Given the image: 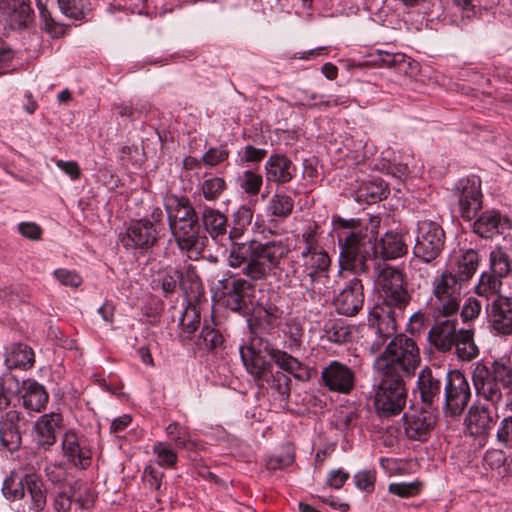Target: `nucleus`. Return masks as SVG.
Returning <instances> with one entry per match:
<instances>
[{
    "label": "nucleus",
    "mask_w": 512,
    "mask_h": 512,
    "mask_svg": "<svg viewBox=\"0 0 512 512\" xmlns=\"http://www.w3.org/2000/svg\"><path fill=\"white\" fill-rule=\"evenodd\" d=\"M408 251V247L403 237L396 232L385 233L377 243V254L382 259L392 260L404 256Z\"/></svg>",
    "instance_id": "obj_35"
},
{
    "label": "nucleus",
    "mask_w": 512,
    "mask_h": 512,
    "mask_svg": "<svg viewBox=\"0 0 512 512\" xmlns=\"http://www.w3.org/2000/svg\"><path fill=\"white\" fill-rule=\"evenodd\" d=\"M268 151L253 145H246L237 151L236 164L240 167L259 165L267 156Z\"/></svg>",
    "instance_id": "obj_45"
},
{
    "label": "nucleus",
    "mask_w": 512,
    "mask_h": 512,
    "mask_svg": "<svg viewBox=\"0 0 512 512\" xmlns=\"http://www.w3.org/2000/svg\"><path fill=\"white\" fill-rule=\"evenodd\" d=\"M380 380L376 385L374 407L376 414L384 419L400 414L406 406L408 390L404 378L378 373Z\"/></svg>",
    "instance_id": "obj_8"
},
{
    "label": "nucleus",
    "mask_w": 512,
    "mask_h": 512,
    "mask_svg": "<svg viewBox=\"0 0 512 512\" xmlns=\"http://www.w3.org/2000/svg\"><path fill=\"white\" fill-rule=\"evenodd\" d=\"M34 362V351L27 344L16 342L6 346L4 363L7 369L27 370L33 367Z\"/></svg>",
    "instance_id": "obj_30"
},
{
    "label": "nucleus",
    "mask_w": 512,
    "mask_h": 512,
    "mask_svg": "<svg viewBox=\"0 0 512 512\" xmlns=\"http://www.w3.org/2000/svg\"><path fill=\"white\" fill-rule=\"evenodd\" d=\"M349 477V473L342 468L331 470L327 474L326 483L331 488L340 489Z\"/></svg>",
    "instance_id": "obj_60"
},
{
    "label": "nucleus",
    "mask_w": 512,
    "mask_h": 512,
    "mask_svg": "<svg viewBox=\"0 0 512 512\" xmlns=\"http://www.w3.org/2000/svg\"><path fill=\"white\" fill-rule=\"evenodd\" d=\"M443 320H436L428 333L429 343L439 352H451L458 336L457 316H442Z\"/></svg>",
    "instance_id": "obj_21"
},
{
    "label": "nucleus",
    "mask_w": 512,
    "mask_h": 512,
    "mask_svg": "<svg viewBox=\"0 0 512 512\" xmlns=\"http://www.w3.org/2000/svg\"><path fill=\"white\" fill-rule=\"evenodd\" d=\"M385 350L376 358L378 373L387 372L400 378H411L420 364L416 342L405 334H394Z\"/></svg>",
    "instance_id": "obj_7"
},
{
    "label": "nucleus",
    "mask_w": 512,
    "mask_h": 512,
    "mask_svg": "<svg viewBox=\"0 0 512 512\" xmlns=\"http://www.w3.org/2000/svg\"><path fill=\"white\" fill-rule=\"evenodd\" d=\"M218 289L226 308L242 316L250 313L255 291L251 281L232 274L218 280Z\"/></svg>",
    "instance_id": "obj_12"
},
{
    "label": "nucleus",
    "mask_w": 512,
    "mask_h": 512,
    "mask_svg": "<svg viewBox=\"0 0 512 512\" xmlns=\"http://www.w3.org/2000/svg\"><path fill=\"white\" fill-rule=\"evenodd\" d=\"M28 473H18L13 470L5 476L1 492L4 498L10 502L22 500L25 497V481Z\"/></svg>",
    "instance_id": "obj_38"
},
{
    "label": "nucleus",
    "mask_w": 512,
    "mask_h": 512,
    "mask_svg": "<svg viewBox=\"0 0 512 512\" xmlns=\"http://www.w3.org/2000/svg\"><path fill=\"white\" fill-rule=\"evenodd\" d=\"M157 240L158 232L154 223L147 219H140L130 223L122 243L127 249H137L143 253L151 249Z\"/></svg>",
    "instance_id": "obj_18"
},
{
    "label": "nucleus",
    "mask_w": 512,
    "mask_h": 512,
    "mask_svg": "<svg viewBox=\"0 0 512 512\" xmlns=\"http://www.w3.org/2000/svg\"><path fill=\"white\" fill-rule=\"evenodd\" d=\"M472 380L479 397L493 406L503 401V390L512 391V359L501 357L491 362H478Z\"/></svg>",
    "instance_id": "obj_6"
},
{
    "label": "nucleus",
    "mask_w": 512,
    "mask_h": 512,
    "mask_svg": "<svg viewBox=\"0 0 512 512\" xmlns=\"http://www.w3.org/2000/svg\"><path fill=\"white\" fill-rule=\"evenodd\" d=\"M267 183L284 185L291 182L297 175V167L292 160L283 153L271 154L264 165Z\"/></svg>",
    "instance_id": "obj_22"
},
{
    "label": "nucleus",
    "mask_w": 512,
    "mask_h": 512,
    "mask_svg": "<svg viewBox=\"0 0 512 512\" xmlns=\"http://www.w3.org/2000/svg\"><path fill=\"white\" fill-rule=\"evenodd\" d=\"M472 223V229L475 234L484 239H491L499 234V228L502 222H506L497 210H487L482 212L478 217H475Z\"/></svg>",
    "instance_id": "obj_33"
},
{
    "label": "nucleus",
    "mask_w": 512,
    "mask_h": 512,
    "mask_svg": "<svg viewBox=\"0 0 512 512\" xmlns=\"http://www.w3.org/2000/svg\"><path fill=\"white\" fill-rule=\"evenodd\" d=\"M437 419L438 412L425 407L405 413L403 421L406 437L412 441H427L436 426Z\"/></svg>",
    "instance_id": "obj_15"
},
{
    "label": "nucleus",
    "mask_w": 512,
    "mask_h": 512,
    "mask_svg": "<svg viewBox=\"0 0 512 512\" xmlns=\"http://www.w3.org/2000/svg\"><path fill=\"white\" fill-rule=\"evenodd\" d=\"M200 221L214 241L222 239L227 233L229 234L228 218L218 209L203 205Z\"/></svg>",
    "instance_id": "obj_31"
},
{
    "label": "nucleus",
    "mask_w": 512,
    "mask_h": 512,
    "mask_svg": "<svg viewBox=\"0 0 512 512\" xmlns=\"http://www.w3.org/2000/svg\"><path fill=\"white\" fill-rule=\"evenodd\" d=\"M237 183L247 195L257 196L263 185V177L252 169H248L238 177Z\"/></svg>",
    "instance_id": "obj_46"
},
{
    "label": "nucleus",
    "mask_w": 512,
    "mask_h": 512,
    "mask_svg": "<svg viewBox=\"0 0 512 512\" xmlns=\"http://www.w3.org/2000/svg\"><path fill=\"white\" fill-rule=\"evenodd\" d=\"M380 288L379 302L368 316V330L375 337L370 350L376 353L398 330V323L404 318V310L411 301L406 288L404 274L393 267L378 269L376 274Z\"/></svg>",
    "instance_id": "obj_2"
},
{
    "label": "nucleus",
    "mask_w": 512,
    "mask_h": 512,
    "mask_svg": "<svg viewBox=\"0 0 512 512\" xmlns=\"http://www.w3.org/2000/svg\"><path fill=\"white\" fill-rule=\"evenodd\" d=\"M294 200L285 193H275L269 200L267 206L268 215L273 217L271 222L286 220L293 212Z\"/></svg>",
    "instance_id": "obj_40"
},
{
    "label": "nucleus",
    "mask_w": 512,
    "mask_h": 512,
    "mask_svg": "<svg viewBox=\"0 0 512 512\" xmlns=\"http://www.w3.org/2000/svg\"><path fill=\"white\" fill-rule=\"evenodd\" d=\"M161 290L165 298L174 294L179 286L185 293L186 289L184 288L183 282V272L177 268H168L158 279Z\"/></svg>",
    "instance_id": "obj_42"
},
{
    "label": "nucleus",
    "mask_w": 512,
    "mask_h": 512,
    "mask_svg": "<svg viewBox=\"0 0 512 512\" xmlns=\"http://www.w3.org/2000/svg\"><path fill=\"white\" fill-rule=\"evenodd\" d=\"M496 440L504 448L512 449V414L508 413L499 422Z\"/></svg>",
    "instance_id": "obj_51"
},
{
    "label": "nucleus",
    "mask_w": 512,
    "mask_h": 512,
    "mask_svg": "<svg viewBox=\"0 0 512 512\" xmlns=\"http://www.w3.org/2000/svg\"><path fill=\"white\" fill-rule=\"evenodd\" d=\"M47 2L48 0H37V8L39 10L41 19L45 23L46 29L48 31H52L56 27L57 23L53 19L51 12L48 9Z\"/></svg>",
    "instance_id": "obj_63"
},
{
    "label": "nucleus",
    "mask_w": 512,
    "mask_h": 512,
    "mask_svg": "<svg viewBox=\"0 0 512 512\" xmlns=\"http://www.w3.org/2000/svg\"><path fill=\"white\" fill-rule=\"evenodd\" d=\"M443 6L456 7L463 18L471 19L481 15L485 0H438Z\"/></svg>",
    "instance_id": "obj_44"
},
{
    "label": "nucleus",
    "mask_w": 512,
    "mask_h": 512,
    "mask_svg": "<svg viewBox=\"0 0 512 512\" xmlns=\"http://www.w3.org/2000/svg\"><path fill=\"white\" fill-rule=\"evenodd\" d=\"M226 189L225 179L218 176L205 179L200 186L201 193L207 201L218 200Z\"/></svg>",
    "instance_id": "obj_48"
},
{
    "label": "nucleus",
    "mask_w": 512,
    "mask_h": 512,
    "mask_svg": "<svg viewBox=\"0 0 512 512\" xmlns=\"http://www.w3.org/2000/svg\"><path fill=\"white\" fill-rule=\"evenodd\" d=\"M498 407L479 404L470 408L466 418L467 428L473 436H487L495 425L498 416Z\"/></svg>",
    "instance_id": "obj_23"
},
{
    "label": "nucleus",
    "mask_w": 512,
    "mask_h": 512,
    "mask_svg": "<svg viewBox=\"0 0 512 512\" xmlns=\"http://www.w3.org/2000/svg\"><path fill=\"white\" fill-rule=\"evenodd\" d=\"M55 278L64 286L77 288L82 283V278L75 271L59 268L54 271Z\"/></svg>",
    "instance_id": "obj_57"
},
{
    "label": "nucleus",
    "mask_w": 512,
    "mask_h": 512,
    "mask_svg": "<svg viewBox=\"0 0 512 512\" xmlns=\"http://www.w3.org/2000/svg\"><path fill=\"white\" fill-rule=\"evenodd\" d=\"M83 484L75 481L69 484L65 490L59 492L54 499L55 512H68L71 509L72 503H76L80 508L88 509V500L83 499L79 494Z\"/></svg>",
    "instance_id": "obj_37"
},
{
    "label": "nucleus",
    "mask_w": 512,
    "mask_h": 512,
    "mask_svg": "<svg viewBox=\"0 0 512 512\" xmlns=\"http://www.w3.org/2000/svg\"><path fill=\"white\" fill-rule=\"evenodd\" d=\"M169 227L179 249L186 252L190 259H197L203 246L200 239V221L170 223Z\"/></svg>",
    "instance_id": "obj_19"
},
{
    "label": "nucleus",
    "mask_w": 512,
    "mask_h": 512,
    "mask_svg": "<svg viewBox=\"0 0 512 512\" xmlns=\"http://www.w3.org/2000/svg\"><path fill=\"white\" fill-rule=\"evenodd\" d=\"M144 476L147 478V482L155 490H159L164 477V472L157 470L153 466H146L144 469Z\"/></svg>",
    "instance_id": "obj_62"
},
{
    "label": "nucleus",
    "mask_w": 512,
    "mask_h": 512,
    "mask_svg": "<svg viewBox=\"0 0 512 512\" xmlns=\"http://www.w3.org/2000/svg\"><path fill=\"white\" fill-rule=\"evenodd\" d=\"M188 207L184 205L181 213H174L172 219L169 221L170 223H179V222H189L191 220L200 221V216L196 212V209L192 206L190 200L188 201Z\"/></svg>",
    "instance_id": "obj_61"
},
{
    "label": "nucleus",
    "mask_w": 512,
    "mask_h": 512,
    "mask_svg": "<svg viewBox=\"0 0 512 512\" xmlns=\"http://www.w3.org/2000/svg\"><path fill=\"white\" fill-rule=\"evenodd\" d=\"M62 450L68 461L76 467L86 469L91 463L90 449L83 445L77 434L73 431H68L64 434Z\"/></svg>",
    "instance_id": "obj_28"
},
{
    "label": "nucleus",
    "mask_w": 512,
    "mask_h": 512,
    "mask_svg": "<svg viewBox=\"0 0 512 512\" xmlns=\"http://www.w3.org/2000/svg\"><path fill=\"white\" fill-rule=\"evenodd\" d=\"M18 232L29 240L38 241L42 238L43 229L35 222H21L18 224Z\"/></svg>",
    "instance_id": "obj_59"
},
{
    "label": "nucleus",
    "mask_w": 512,
    "mask_h": 512,
    "mask_svg": "<svg viewBox=\"0 0 512 512\" xmlns=\"http://www.w3.org/2000/svg\"><path fill=\"white\" fill-rule=\"evenodd\" d=\"M512 276V257L506 247L497 245L489 253V271L480 275L475 293L486 299L485 311L491 331L512 334V298L500 294L503 279Z\"/></svg>",
    "instance_id": "obj_3"
},
{
    "label": "nucleus",
    "mask_w": 512,
    "mask_h": 512,
    "mask_svg": "<svg viewBox=\"0 0 512 512\" xmlns=\"http://www.w3.org/2000/svg\"><path fill=\"white\" fill-rule=\"evenodd\" d=\"M63 426L61 414L51 412L42 415L34 426L35 440L37 444L45 449L56 443V432Z\"/></svg>",
    "instance_id": "obj_27"
},
{
    "label": "nucleus",
    "mask_w": 512,
    "mask_h": 512,
    "mask_svg": "<svg viewBox=\"0 0 512 512\" xmlns=\"http://www.w3.org/2000/svg\"><path fill=\"white\" fill-rule=\"evenodd\" d=\"M253 349L252 347L242 355V361L247 372L253 376L258 386L262 387L264 384H268L277 391L281 400H287L291 391V378L281 371L273 373L272 362L274 360L266 354H256Z\"/></svg>",
    "instance_id": "obj_9"
},
{
    "label": "nucleus",
    "mask_w": 512,
    "mask_h": 512,
    "mask_svg": "<svg viewBox=\"0 0 512 512\" xmlns=\"http://www.w3.org/2000/svg\"><path fill=\"white\" fill-rule=\"evenodd\" d=\"M355 486L365 492H372L375 488L376 471L363 470L354 475Z\"/></svg>",
    "instance_id": "obj_55"
},
{
    "label": "nucleus",
    "mask_w": 512,
    "mask_h": 512,
    "mask_svg": "<svg viewBox=\"0 0 512 512\" xmlns=\"http://www.w3.org/2000/svg\"><path fill=\"white\" fill-rule=\"evenodd\" d=\"M482 181L479 176L471 175L461 178L453 189L458 200L459 211L464 221L471 222L482 209Z\"/></svg>",
    "instance_id": "obj_14"
},
{
    "label": "nucleus",
    "mask_w": 512,
    "mask_h": 512,
    "mask_svg": "<svg viewBox=\"0 0 512 512\" xmlns=\"http://www.w3.org/2000/svg\"><path fill=\"white\" fill-rule=\"evenodd\" d=\"M459 282L450 272H444L434 279L431 306L437 317L458 315L461 304Z\"/></svg>",
    "instance_id": "obj_11"
},
{
    "label": "nucleus",
    "mask_w": 512,
    "mask_h": 512,
    "mask_svg": "<svg viewBox=\"0 0 512 512\" xmlns=\"http://www.w3.org/2000/svg\"><path fill=\"white\" fill-rule=\"evenodd\" d=\"M254 211L248 205H241L233 212L232 227L229 230L231 245L228 264L232 268H241L250 280H264L272 270L279 268L281 260L290 252L289 246L283 241L260 242L249 240L239 242L247 227L251 224Z\"/></svg>",
    "instance_id": "obj_1"
},
{
    "label": "nucleus",
    "mask_w": 512,
    "mask_h": 512,
    "mask_svg": "<svg viewBox=\"0 0 512 512\" xmlns=\"http://www.w3.org/2000/svg\"><path fill=\"white\" fill-rule=\"evenodd\" d=\"M21 413L17 410H9L0 416V442L7 450L14 452L22 443V437L18 423Z\"/></svg>",
    "instance_id": "obj_26"
},
{
    "label": "nucleus",
    "mask_w": 512,
    "mask_h": 512,
    "mask_svg": "<svg viewBox=\"0 0 512 512\" xmlns=\"http://www.w3.org/2000/svg\"><path fill=\"white\" fill-rule=\"evenodd\" d=\"M480 255L475 249L464 250L458 260L457 274L455 275L460 282L470 280L480 264Z\"/></svg>",
    "instance_id": "obj_41"
},
{
    "label": "nucleus",
    "mask_w": 512,
    "mask_h": 512,
    "mask_svg": "<svg viewBox=\"0 0 512 512\" xmlns=\"http://www.w3.org/2000/svg\"><path fill=\"white\" fill-rule=\"evenodd\" d=\"M200 339L203 340L205 347L210 351L224 347V327L220 321H217L214 312L211 313L209 319H204Z\"/></svg>",
    "instance_id": "obj_36"
},
{
    "label": "nucleus",
    "mask_w": 512,
    "mask_h": 512,
    "mask_svg": "<svg viewBox=\"0 0 512 512\" xmlns=\"http://www.w3.org/2000/svg\"><path fill=\"white\" fill-rule=\"evenodd\" d=\"M25 484V495L30 496L29 509L34 512L44 511L47 504V488L42 476L34 472H28Z\"/></svg>",
    "instance_id": "obj_34"
},
{
    "label": "nucleus",
    "mask_w": 512,
    "mask_h": 512,
    "mask_svg": "<svg viewBox=\"0 0 512 512\" xmlns=\"http://www.w3.org/2000/svg\"><path fill=\"white\" fill-rule=\"evenodd\" d=\"M355 372L337 360L331 361L321 372V382L331 392L350 394L355 387Z\"/></svg>",
    "instance_id": "obj_17"
},
{
    "label": "nucleus",
    "mask_w": 512,
    "mask_h": 512,
    "mask_svg": "<svg viewBox=\"0 0 512 512\" xmlns=\"http://www.w3.org/2000/svg\"><path fill=\"white\" fill-rule=\"evenodd\" d=\"M364 286L359 278L350 279L334 299V306L340 315L352 317L363 308Z\"/></svg>",
    "instance_id": "obj_20"
},
{
    "label": "nucleus",
    "mask_w": 512,
    "mask_h": 512,
    "mask_svg": "<svg viewBox=\"0 0 512 512\" xmlns=\"http://www.w3.org/2000/svg\"><path fill=\"white\" fill-rule=\"evenodd\" d=\"M443 389L444 415L450 418L460 417L471 399V389L467 378L458 370H448L444 374Z\"/></svg>",
    "instance_id": "obj_13"
},
{
    "label": "nucleus",
    "mask_w": 512,
    "mask_h": 512,
    "mask_svg": "<svg viewBox=\"0 0 512 512\" xmlns=\"http://www.w3.org/2000/svg\"><path fill=\"white\" fill-rule=\"evenodd\" d=\"M189 198L186 196L170 195L165 199V209L168 215V221L172 219L174 213H181L184 205L188 207Z\"/></svg>",
    "instance_id": "obj_58"
},
{
    "label": "nucleus",
    "mask_w": 512,
    "mask_h": 512,
    "mask_svg": "<svg viewBox=\"0 0 512 512\" xmlns=\"http://www.w3.org/2000/svg\"><path fill=\"white\" fill-rule=\"evenodd\" d=\"M281 316V309L270 302L258 303L251 307L247 318L251 341L248 346L240 347V356L242 357L244 352L253 347L256 354L268 355L280 369L297 379H303V376L298 373L303 369V364L287 352L276 348L265 338L278 327Z\"/></svg>",
    "instance_id": "obj_5"
},
{
    "label": "nucleus",
    "mask_w": 512,
    "mask_h": 512,
    "mask_svg": "<svg viewBox=\"0 0 512 512\" xmlns=\"http://www.w3.org/2000/svg\"><path fill=\"white\" fill-rule=\"evenodd\" d=\"M481 310V302L475 298L470 297L465 301L460 311V317L464 323H467L477 318L480 315Z\"/></svg>",
    "instance_id": "obj_56"
},
{
    "label": "nucleus",
    "mask_w": 512,
    "mask_h": 512,
    "mask_svg": "<svg viewBox=\"0 0 512 512\" xmlns=\"http://www.w3.org/2000/svg\"><path fill=\"white\" fill-rule=\"evenodd\" d=\"M421 484L419 482H399L391 483L388 486V491L391 494L397 495L401 498H409L418 495L420 492Z\"/></svg>",
    "instance_id": "obj_54"
},
{
    "label": "nucleus",
    "mask_w": 512,
    "mask_h": 512,
    "mask_svg": "<svg viewBox=\"0 0 512 512\" xmlns=\"http://www.w3.org/2000/svg\"><path fill=\"white\" fill-rule=\"evenodd\" d=\"M56 166L65 174L70 176L72 180H77L81 176V170L79 168V165L75 161L57 160Z\"/></svg>",
    "instance_id": "obj_64"
},
{
    "label": "nucleus",
    "mask_w": 512,
    "mask_h": 512,
    "mask_svg": "<svg viewBox=\"0 0 512 512\" xmlns=\"http://www.w3.org/2000/svg\"><path fill=\"white\" fill-rule=\"evenodd\" d=\"M153 453L157 456V463L164 468H175L178 454L167 442H157L153 445Z\"/></svg>",
    "instance_id": "obj_49"
},
{
    "label": "nucleus",
    "mask_w": 512,
    "mask_h": 512,
    "mask_svg": "<svg viewBox=\"0 0 512 512\" xmlns=\"http://www.w3.org/2000/svg\"><path fill=\"white\" fill-rule=\"evenodd\" d=\"M166 433L171 441L174 442L175 446L184 449L187 448L190 442L188 433L184 427L179 423L173 422L166 427Z\"/></svg>",
    "instance_id": "obj_53"
},
{
    "label": "nucleus",
    "mask_w": 512,
    "mask_h": 512,
    "mask_svg": "<svg viewBox=\"0 0 512 512\" xmlns=\"http://www.w3.org/2000/svg\"><path fill=\"white\" fill-rule=\"evenodd\" d=\"M332 222L340 248L341 267L375 278L381 267L374 231L369 230L360 219L334 217Z\"/></svg>",
    "instance_id": "obj_4"
},
{
    "label": "nucleus",
    "mask_w": 512,
    "mask_h": 512,
    "mask_svg": "<svg viewBox=\"0 0 512 512\" xmlns=\"http://www.w3.org/2000/svg\"><path fill=\"white\" fill-rule=\"evenodd\" d=\"M303 260V274L314 284L328 272L331 260L328 253L317 247H305L300 255Z\"/></svg>",
    "instance_id": "obj_25"
},
{
    "label": "nucleus",
    "mask_w": 512,
    "mask_h": 512,
    "mask_svg": "<svg viewBox=\"0 0 512 512\" xmlns=\"http://www.w3.org/2000/svg\"><path fill=\"white\" fill-rule=\"evenodd\" d=\"M30 0H0V21L11 28H24L33 20Z\"/></svg>",
    "instance_id": "obj_24"
},
{
    "label": "nucleus",
    "mask_w": 512,
    "mask_h": 512,
    "mask_svg": "<svg viewBox=\"0 0 512 512\" xmlns=\"http://www.w3.org/2000/svg\"><path fill=\"white\" fill-rule=\"evenodd\" d=\"M324 333L328 341L344 344L351 340L352 331L342 320H329L324 325Z\"/></svg>",
    "instance_id": "obj_43"
},
{
    "label": "nucleus",
    "mask_w": 512,
    "mask_h": 512,
    "mask_svg": "<svg viewBox=\"0 0 512 512\" xmlns=\"http://www.w3.org/2000/svg\"><path fill=\"white\" fill-rule=\"evenodd\" d=\"M388 194V184L381 178H372L362 182L355 192V200L358 203L374 204L386 199Z\"/></svg>",
    "instance_id": "obj_32"
},
{
    "label": "nucleus",
    "mask_w": 512,
    "mask_h": 512,
    "mask_svg": "<svg viewBox=\"0 0 512 512\" xmlns=\"http://www.w3.org/2000/svg\"><path fill=\"white\" fill-rule=\"evenodd\" d=\"M230 152L227 144H221L219 147H211L202 156V162L206 166H216L228 159Z\"/></svg>",
    "instance_id": "obj_52"
},
{
    "label": "nucleus",
    "mask_w": 512,
    "mask_h": 512,
    "mask_svg": "<svg viewBox=\"0 0 512 512\" xmlns=\"http://www.w3.org/2000/svg\"><path fill=\"white\" fill-rule=\"evenodd\" d=\"M446 234L436 221L421 220L417 222L413 255L423 263L430 264L443 252Z\"/></svg>",
    "instance_id": "obj_10"
},
{
    "label": "nucleus",
    "mask_w": 512,
    "mask_h": 512,
    "mask_svg": "<svg viewBox=\"0 0 512 512\" xmlns=\"http://www.w3.org/2000/svg\"><path fill=\"white\" fill-rule=\"evenodd\" d=\"M57 5L66 17L74 20L85 19L86 13L82 0H57Z\"/></svg>",
    "instance_id": "obj_50"
},
{
    "label": "nucleus",
    "mask_w": 512,
    "mask_h": 512,
    "mask_svg": "<svg viewBox=\"0 0 512 512\" xmlns=\"http://www.w3.org/2000/svg\"><path fill=\"white\" fill-rule=\"evenodd\" d=\"M444 374L439 370L433 371L425 367L418 375L417 389L422 407L439 412L442 388H444Z\"/></svg>",
    "instance_id": "obj_16"
},
{
    "label": "nucleus",
    "mask_w": 512,
    "mask_h": 512,
    "mask_svg": "<svg viewBox=\"0 0 512 512\" xmlns=\"http://www.w3.org/2000/svg\"><path fill=\"white\" fill-rule=\"evenodd\" d=\"M201 322V313L197 305L189 302L186 306L182 317L180 319V325L183 332L190 337L199 328Z\"/></svg>",
    "instance_id": "obj_47"
},
{
    "label": "nucleus",
    "mask_w": 512,
    "mask_h": 512,
    "mask_svg": "<svg viewBox=\"0 0 512 512\" xmlns=\"http://www.w3.org/2000/svg\"><path fill=\"white\" fill-rule=\"evenodd\" d=\"M453 349H455L457 357L462 361H471L478 357L479 348L475 344L473 331L460 328Z\"/></svg>",
    "instance_id": "obj_39"
},
{
    "label": "nucleus",
    "mask_w": 512,
    "mask_h": 512,
    "mask_svg": "<svg viewBox=\"0 0 512 512\" xmlns=\"http://www.w3.org/2000/svg\"><path fill=\"white\" fill-rule=\"evenodd\" d=\"M20 394L23 407L30 412H41L49 400L45 387L35 380L23 381Z\"/></svg>",
    "instance_id": "obj_29"
}]
</instances>
